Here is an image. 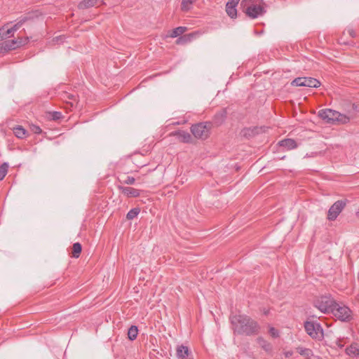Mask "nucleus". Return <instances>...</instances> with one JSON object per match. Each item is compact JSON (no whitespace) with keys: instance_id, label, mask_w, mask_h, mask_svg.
I'll list each match as a JSON object with an SVG mask.
<instances>
[{"instance_id":"2f4dec72","label":"nucleus","mask_w":359,"mask_h":359,"mask_svg":"<svg viewBox=\"0 0 359 359\" xmlns=\"http://www.w3.org/2000/svg\"><path fill=\"white\" fill-rule=\"evenodd\" d=\"M64 98H67L69 100H73V101L76 100V96L74 95L67 93H64Z\"/></svg>"},{"instance_id":"412c9836","label":"nucleus","mask_w":359,"mask_h":359,"mask_svg":"<svg viewBox=\"0 0 359 359\" xmlns=\"http://www.w3.org/2000/svg\"><path fill=\"white\" fill-rule=\"evenodd\" d=\"M14 33L11 27L6 29L5 27H3L0 29V41L13 36Z\"/></svg>"},{"instance_id":"4be33fe9","label":"nucleus","mask_w":359,"mask_h":359,"mask_svg":"<svg viewBox=\"0 0 359 359\" xmlns=\"http://www.w3.org/2000/svg\"><path fill=\"white\" fill-rule=\"evenodd\" d=\"M194 37V34H193V33L181 36L177 39L176 43L177 44H186L189 42H191Z\"/></svg>"},{"instance_id":"b1692460","label":"nucleus","mask_w":359,"mask_h":359,"mask_svg":"<svg viewBox=\"0 0 359 359\" xmlns=\"http://www.w3.org/2000/svg\"><path fill=\"white\" fill-rule=\"evenodd\" d=\"M257 343L266 352H269L272 350V346L271 344L266 341L262 337H259L257 339Z\"/></svg>"},{"instance_id":"9b49d317","label":"nucleus","mask_w":359,"mask_h":359,"mask_svg":"<svg viewBox=\"0 0 359 359\" xmlns=\"http://www.w3.org/2000/svg\"><path fill=\"white\" fill-rule=\"evenodd\" d=\"M171 136H175L177 137L180 142L184 143H191L193 142V137L187 131L184 130H176L170 133Z\"/></svg>"},{"instance_id":"423d86ee","label":"nucleus","mask_w":359,"mask_h":359,"mask_svg":"<svg viewBox=\"0 0 359 359\" xmlns=\"http://www.w3.org/2000/svg\"><path fill=\"white\" fill-rule=\"evenodd\" d=\"M210 124L209 123H199L191 127V132L197 139L205 140L210 135Z\"/></svg>"},{"instance_id":"a211bd4d","label":"nucleus","mask_w":359,"mask_h":359,"mask_svg":"<svg viewBox=\"0 0 359 359\" xmlns=\"http://www.w3.org/2000/svg\"><path fill=\"white\" fill-rule=\"evenodd\" d=\"M347 355L351 357H357L359 355V348L357 344H352L346 348Z\"/></svg>"},{"instance_id":"393cba45","label":"nucleus","mask_w":359,"mask_h":359,"mask_svg":"<svg viewBox=\"0 0 359 359\" xmlns=\"http://www.w3.org/2000/svg\"><path fill=\"white\" fill-rule=\"evenodd\" d=\"M196 1L197 0H182L181 2V10L184 12L189 11L192 7V4Z\"/></svg>"},{"instance_id":"f257e3e1","label":"nucleus","mask_w":359,"mask_h":359,"mask_svg":"<svg viewBox=\"0 0 359 359\" xmlns=\"http://www.w3.org/2000/svg\"><path fill=\"white\" fill-rule=\"evenodd\" d=\"M234 332L248 336L257 334L259 330L258 323L246 315H233L230 317Z\"/></svg>"},{"instance_id":"1a4fd4ad","label":"nucleus","mask_w":359,"mask_h":359,"mask_svg":"<svg viewBox=\"0 0 359 359\" xmlns=\"http://www.w3.org/2000/svg\"><path fill=\"white\" fill-rule=\"evenodd\" d=\"M346 205L344 201H336L329 209L327 212V219L330 221H334L337 219L338 215L341 213Z\"/></svg>"},{"instance_id":"39448f33","label":"nucleus","mask_w":359,"mask_h":359,"mask_svg":"<svg viewBox=\"0 0 359 359\" xmlns=\"http://www.w3.org/2000/svg\"><path fill=\"white\" fill-rule=\"evenodd\" d=\"M337 319L342 322H349L353 318L351 310L345 305L335 303L332 313Z\"/></svg>"},{"instance_id":"72a5a7b5","label":"nucleus","mask_w":359,"mask_h":359,"mask_svg":"<svg viewBox=\"0 0 359 359\" xmlns=\"http://www.w3.org/2000/svg\"><path fill=\"white\" fill-rule=\"evenodd\" d=\"M269 333L273 337H277L278 336V332L277 330H276L274 327L270 328Z\"/></svg>"},{"instance_id":"dca6fc26","label":"nucleus","mask_w":359,"mask_h":359,"mask_svg":"<svg viewBox=\"0 0 359 359\" xmlns=\"http://www.w3.org/2000/svg\"><path fill=\"white\" fill-rule=\"evenodd\" d=\"M32 18L29 15L22 16L19 18L18 21L11 27L13 31L15 32L18 30L24 24H25L27 21L30 20Z\"/></svg>"},{"instance_id":"6e6552de","label":"nucleus","mask_w":359,"mask_h":359,"mask_svg":"<svg viewBox=\"0 0 359 359\" xmlns=\"http://www.w3.org/2000/svg\"><path fill=\"white\" fill-rule=\"evenodd\" d=\"M291 84L294 86L318 88L320 86V83L318 80L311 77H298L294 79Z\"/></svg>"},{"instance_id":"c85d7f7f","label":"nucleus","mask_w":359,"mask_h":359,"mask_svg":"<svg viewBox=\"0 0 359 359\" xmlns=\"http://www.w3.org/2000/svg\"><path fill=\"white\" fill-rule=\"evenodd\" d=\"M140 210L138 208L131 209L126 215V218L129 220L135 218L140 213Z\"/></svg>"},{"instance_id":"f8f14e48","label":"nucleus","mask_w":359,"mask_h":359,"mask_svg":"<svg viewBox=\"0 0 359 359\" xmlns=\"http://www.w3.org/2000/svg\"><path fill=\"white\" fill-rule=\"evenodd\" d=\"M118 189L126 197L128 198H136L140 195V191L139 189L130 187H123L118 185Z\"/></svg>"},{"instance_id":"4c0bfd02","label":"nucleus","mask_w":359,"mask_h":359,"mask_svg":"<svg viewBox=\"0 0 359 359\" xmlns=\"http://www.w3.org/2000/svg\"><path fill=\"white\" fill-rule=\"evenodd\" d=\"M353 109L359 111V104H353Z\"/></svg>"},{"instance_id":"473e14b6","label":"nucleus","mask_w":359,"mask_h":359,"mask_svg":"<svg viewBox=\"0 0 359 359\" xmlns=\"http://www.w3.org/2000/svg\"><path fill=\"white\" fill-rule=\"evenodd\" d=\"M243 135L245 137L250 136L251 134L253 133V130L250 128H245L243 131Z\"/></svg>"},{"instance_id":"bb28decb","label":"nucleus","mask_w":359,"mask_h":359,"mask_svg":"<svg viewBox=\"0 0 359 359\" xmlns=\"http://www.w3.org/2000/svg\"><path fill=\"white\" fill-rule=\"evenodd\" d=\"M82 250V246L79 243H75L72 246V257L74 258H78L80 256V254Z\"/></svg>"},{"instance_id":"c756f323","label":"nucleus","mask_w":359,"mask_h":359,"mask_svg":"<svg viewBox=\"0 0 359 359\" xmlns=\"http://www.w3.org/2000/svg\"><path fill=\"white\" fill-rule=\"evenodd\" d=\"M119 182L126 184H134L135 182V179L133 177L127 176L125 179H119Z\"/></svg>"},{"instance_id":"0eeeda50","label":"nucleus","mask_w":359,"mask_h":359,"mask_svg":"<svg viewBox=\"0 0 359 359\" xmlns=\"http://www.w3.org/2000/svg\"><path fill=\"white\" fill-rule=\"evenodd\" d=\"M304 328L306 333L313 339H320L323 337V330L318 323L306 321Z\"/></svg>"},{"instance_id":"2eb2a0df","label":"nucleus","mask_w":359,"mask_h":359,"mask_svg":"<svg viewBox=\"0 0 359 359\" xmlns=\"http://www.w3.org/2000/svg\"><path fill=\"white\" fill-rule=\"evenodd\" d=\"M278 145L287 150H291L297 147V142L292 139H284L278 142Z\"/></svg>"},{"instance_id":"f3484780","label":"nucleus","mask_w":359,"mask_h":359,"mask_svg":"<svg viewBox=\"0 0 359 359\" xmlns=\"http://www.w3.org/2000/svg\"><path fill=\"white\" fill-rule=\"evenodd\" d=\"M97 1L98 0H83L79 4L78 8L83 10L88 9L96 6Z\"/></svg>"},{"instance_id":"58836bf2","label":"nucleus","mask_w":359,"mask_h":359,"mask_svg":"<svg viewBox=\"0 0 359 359\" xmlns=\"http://www.w3.org/2000/svg\"><path fill=\"white\" fill-rule=\"evenodd\" d=\"M264 313L265 315H267L269 313V311L268 310L267 311H264Z\"/></svg>"},{"instance_id":"a19ab883","label":"nucleus","mask_w":359,"mask_h":359,"mask_svg":"<svg viewBox=\"0 0 359 359\" xmlns=\"http://www.w3.org/2000/svg\"><path fill=\"white\" fill-rule=\"evenodd\" d=\"M316 359H321L320 357H317Z\"/></svg>"},{"instance_id":"a878e982","label":"nucleus","mask_w":359,"mask_h":359,"mask_svg":"<svg viewBox=\"0 0 359 359\" xmlns=\"http://www.w3.org/2000/svg\"><path fill=\"white\" fill-rule=\"evenodd\" d=\"M138 334L137 327L135 325H132L128 329V337L130 340L133 341L137 338Z\"/></svg>"},{"instance_id":"f704fd0d","label":"nucleus","mask_w":359,"mask_h":359,"mask_svg":"<svg viewBox=\"0 0 359 359\" xmlns=\"http://www.w3.org/2000/svg\"><path fill=\"white\" fill-rule=\"evenodd\" d=\"M32 130L36 134H40L42 132L41 128L36 126H33Z\"/></svg>"},{"instance_id":"ddd939ff","label":"nucleus","mask_w":359,"mask_h":359,"mask_svg":"<svg viewBox=\"0 0 359 359\" xmlns=\"http://www.w3.org/2000/svg\"><path fill=\"white\" fill-rule=\"evenodd\" d=\"M240 0H229L226 4V11L231 18H235L237 16L236 6Z\"/></svg>"},{"instance_id":"7ed1b4c3","label":"nucleus","mask_w":359,"mask_h":359,"mask_svg":"<svg viewBox=\"0 0 359 359\" xmlns=\"http://www.w3.org/2000/svg\"><path fill=\"white\" fill-rule=\"evenodd\" d=\"M318 116L328 123H346L349 121L348 116L331 109L320 110Z\"/></svg>"},{"instance_id":"f03ea898","label":"nucleus","mask_w":359,"mask_h":359,"mask_svg":"<svg viewBox=\"0 0 359 359\" xmlns=\"http://www.w3.org/2000/svg\"><path fill=\"white\" fill-rule=\"evenodd\" d=\"M241 5L246 15L252 19L262 16L266 13L263 0H242Z\"/></svg>"},{"instance_id":"aec40b11","label":"nucleus","mask_w":359,"mask_h":359,"mask_svg":"<svg viewBox=\"0 0 359 359\" xmlns=\"http://www.w3.org/2000/svg\"><path fill=\"white\" fill-rule=\"evenodd\" d=\"M13 131L14 135L20 139H23L27 135V130L22 128L21 126H17L15 127H13Z\"/></svg>"},{"instance_id":"5701e85b","label":"nucleus","mask_w":359,"mask_h":359,"mask_svg":"<svg viewBox=\"0 0 359 359\" xmlns=\"http://www.w3.org/2000/svg\"><path fill=\"white\" fill-rule=\"evenodd\" d=\"M187 30V28L186 27H177L172 30L170 36L171 38H176L183 34Z\"/></svg>"},{"instance_id":"7c9ffc66","label":"nucleus","mask_w":359,"mask_h":359,"mask_svg":"<svg viewBox=\"0 0 359 359\" xmlns=\"http://www.w3.org/2000/svg\"><path fill=\"white\" fill-rule=\"evenodd\" d=\"M51 119L54 121L59 120L62 118V114L60 111H52L50 113Z\"/></svg>"},{"instance_id":"e433bc0d","label":"nucleus","mask_w":359,"mask_h":359,"mask_svg":"<svg viewBox=\"0 0 359 359\" xmlns=\"http://www.w3.org/2000/svg\"><path fill=\"white\" fill-rule=\"evenodd\" d=\"M5 52L4 51V42L0 43V53Z\"/></svg>"},{"instance_id":"6ab92c4d","label":"nucleus","mask_w":359,"mask_h":359,"mask_svg":"<svg viewBox=\"0 0 359 359\" xmlns=\"http://www.w3.org/2000/svg\"><path fill=\"white\" fill-rule=\"evenodd\" d=\"M226 116V109H222L217 113L214 116V121L217 125H221L225 120Z\"/></svg>"},{"instance_id":"ea45409f","label":"nucleus","mask_w":359,"mask_h":359,"mask_svg":"<svg viewBox=\"0 0 359 359\" xmlns=\"http://www.w3.org/2000/svg\"><path fill=\"white\" fill-rule=\"evenodd\" d=\"M358 281H359V272H358Z\"/></svg>"},{"instance_id":"4468645a","label":"nucleus","mask_w":359,"mask_h":359,"mask_svg":"<svg viewBox=\"0 0 359 359\" xmlns=\"http://www.w3.org/2000/svg\"><path fill=\"white\" fill-rule=\"evenodd\" d=\"M176 355L177 359H193L189 357L191 352L189 348L184 345H180L177 347Z\"/></svg>"},{"instance_id":"9d476101","label":"nucleus","mask_w":359,"mask_h":359,"mask_svg":"<svg viewBox=\"0 0 359 359\" xmlns=\"http://www.w3.org/2000/svg\"><path fill=\"white\" fill-rule=\"evenodd\" d=\"M29 41V37H18L17 39L6 41L4 43V51L8 52L15 50L22 46L25 45Z\"/></svg>"},{"instance_id":"c9c22d12","label":"nucleus","mask_w":359,"mask_h":359,"mask_svg":"<svg viewBox=\"0 0 359 359\" xmlns=\"http://www.w3.org/2000/svg\"><path fill=\"white\" fill-rule=\"evenodd\" d=\"M347 32H348V34H349L351 37H353V38L355 37L356 34L355 33V31H354L353 29H347Z\"/></svg>"},{"instance_id":"20e7f679","label":"nucleus","mask_w":359,"mask_h":359,"mask_svg":"<svg viewBox=\"0 0 359 359\" xmlns=\"http://www.w3.org/2000/svg\"><path fill=\"white\" fill-rule=\"evenodd\" d=\"M335 303L330 296H322L314 301V306L323 313H331Z\"/></svg>"},{"instance_id":"cd10ccee","label":"nucleus","mask_w":359,"mask_h":359,"mask_svg":"<svg viewBox=\"0 0 359 359\" xmlns=\"http://www.w3.org/2000/svg\"><path fill=\"white\" fill-rule=\"evenodd\" d=\"M8 167L9 165L8 163H4L0 165V181L3 180L6 177Z\"/></svg>"}]
</instances>
